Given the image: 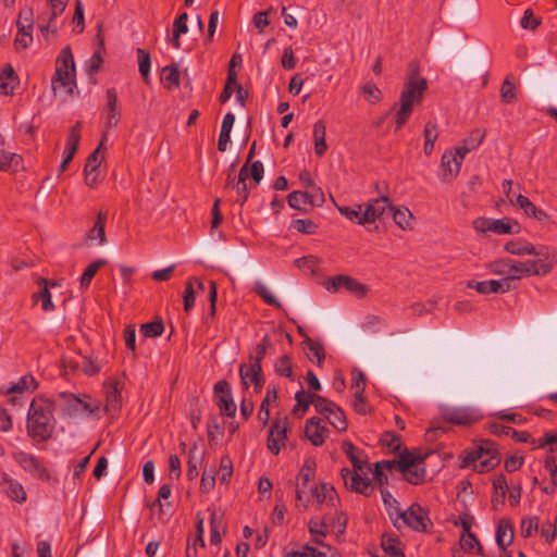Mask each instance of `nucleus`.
Returning <instances> with one entry per match:
<instances>
[{
    "mask_svg": "<svg viewBox=\"0 0 557 557\" xmlns=\"http://www.w3.org/2000/svg\"><path fill=\"white\" fill-rule=\"evenodd\" d=\"M539 257L537 260H528L524 262H521L524 270V275L531 276V275H545L549 273L553 269V263L549 260L550 253L547 249V255H535Z\"/></svg>",
    "mask_w": 557,
    "mask_h": 557,
    "instance_id": "19",
    "label": "nucleus"
},
{
    "mask_svg": "<svg viewBox=\"0 0 557 557\" xmlns=\"http://www.w3.org/2000/svg\"><path fill=\"white\" fill-rule=\"evenodd\" d=\"M513 539V530L511 524L508 521L502 520L496 530V543L502 549H506L509 546Z\"/></svg>",
    "mask_w": 557,
    "mask_h": 557,
    "instance_id": "36",
    "label": "nucleus"
},
{
    "mask_svg": "<svg viewBox=\"0 0 557 557\" xmlns=\"http://www.w3.org/2000/svg\"><path fill=\"white\" fill-rule=\"evenodd\" d=\"M509 201L511 205L522 209L528 216L537 221H544L548 218L544 210L537 208L528 197L521 194H519L516 199L510 198Z\"/></svg>",
    "mask_w": 557,
    "mask_h": 557,
    "instance_id": "21",
    "label": "nucleus"
},
{
    "mask_svg": "<svg viewBox=\"0 0 557 557\" xmlns=\"http://www.w3.org/2000/svg\"><path fill=\"white\" fill-rule=\"evenodd\" d=\"M337 210L342 215L358 224L359 221L362 220L363 205H356L355 207L337 206Z\"/></svg>",
    "mask_w": 557,
    "mask_h": 557,
    "instance_id": "60",
    "label": "nucleus"
},
{
    "mask_svg": "<svg viewBox=\"0 0 557 557\" xmlns=\"http://www.w3.org/2000/svg\"><path fill=\"white\" fill-rule=\"evenodd\" d=\"M315 460L312 458H307L298 473V480H300V486L306 487L307 484L313 480L315 474Z\"/></svg>",
    "mask_w": 557,
    "mask_h": 557,
    "instance_id": "47",
    "label": "nucleus"
},
{
    "mask_svg": "<svg viewBox=\"0 0 557 557\" xmlns=\"http://www.w3.org/2000/svg\"><path fill=\"white\" fill-rule=\"evenodd\" d=\"M342 449L352 463L354 470L362 471L363 468L367 467V461H363L358 457V455L356 454V447L351 442H343Z\"/></svg>",
    "mask_w": 557,
    "mask_h": 557,
    "instance_id": "46",
    "label": "nucleus"
},
{
    "mask_svg": "<svg viewBox=\"0 0 557 557\" xmlns=\"http://www.w3.org/2000/svg\"><path fill=\"white\" fill-rule=\"evenodd\" d=\"M52 89L62 88L66 95H73L76 88L75 63L70 46L64 47L57 58V69L51 81Z\"/></svg>",
    "mask_w": 557,
    "mask_h": 557,
    "instance_id": "3",
    "label": "nucleus"
},
{
    "mask_svg": "<svg viewBox=\"0 0 557 557\" xmlns=\"http://www.w3.org/2000/svg\"><path fill=\"white\" fill-rule=\"evenodd\" d=\"M341 475L344 481V485L348 491L370 496L373 492L371 482L367 478H362L356 470L351 471L348 468L341 470Z\"/></svg>",
    "mask_w": 557,
    "mask_h": 557,
    "instance_id": "14",
    "label": "nucleus"
},
{
    "mask_svg": "<svg viewBox=\"0 0 557 557\" xmlns=\"http://www.w3.org/2000/svg\"><path fill=\"white\" fill-rule=\"evenodd\" d=\"M320 418H311L306 422L305 434L313 446H321L325 441L327 429L321 423Z\"/></svg>",
    "mask_w": 557,
    "mask_h": 557,
    "instance_id": "20",
    "label": "nucleus"
},
{
    "mask_svg": "<svg viewBox=\"0 0 557 557\" xmlns=\"http://www.w3.org/2000/svg\"><path fill=\"white\" fill-rule=\"evenodd\" d=\"M391 212L393 213V220L394 222L401 228V230H410L411 228V219L412 213L409 211L408 208L398 209L392 205Z\"/></svg>",
    "mask_w": 557,
    "mask_h": 557,
    "instance_id": "43",
    "label": "nucleus"
},
{
    "mask_svg": "<svg viewBox=\"0 0 557 557\" xmlns=\"http://www.w3.org/2000/svg\"><path fill=\"white\" fill-rule=\"evenodd\" d=\"M462 157L446 150L441 158L440 178L443 183H451L459 174Z\"/></svg>",
    "mask_w": 557,
    "mask_h": 557,
    "instance_id": "13",
    "label": "nucleus"
},
{
    "mask_svg": "<svg viewBox=\"0 0 557 557\" xmlns=\"http://www.w3.org/2000/svg\"><path fill=\"white\" fill-rule=\"evenodd\" d=\"M381 544L384 553L389 557H404L401 552V543L397 537L383 535Z\"/></svg>",
    "mask_w": 557,
    "mask_h": 557,
    "instance_id": "42",
    "label": "nucleus"
},
{
    "mask_svg": "<svg viewBox=\"0 0 557 557\" xmlns=\"http://www.w3.org/2000/svg\"><path fill=\"white\" fill-rule=\"evenodd\" d=\"M187 20H188V14L186 12H183L174 20L172 44H173V47L176 49H178L181 47V39H180L181 35L186 34L188 30Z\"/></svg>",
    "mask_w": 557,
    "mask_h": 557,
    "instance_id": "38",
    "label": "nucleus"
},
{
    "mask_svg": "<svg viewBox=\"0 0 557 557\" xmlns=\"http://www.w3.org/2000/svg\"><path fill=\"white\" fill-rule=\"evenodd\" d=\"M473 227L480 233L491 231L496 234H518L520 232L519 223L508 218L497 220L478 218L473 221Z\"/></svg>",
    "mask_w": 557,
    "mask_h": 557,
    "instance_id": "8",
    "label": "nucleus"
},
{
    "mask_svg": "<svg viewBox=\"0 0 557 557\" xmlns=\"http://www.w3.org/2000/svg\"><path fill=\"white\" fill-rule=\"evenodd\" d=\"M505 250L511 255H547V247L535 248L533 245L521 240H510L505 244Z\"/></svg>",
    "mask_w": 557,
    "mask_h": 557,
    "instance_id": "25",
    "label": "nucleus"
},
{
    "mask_svg": "<svg viewBox=\"0 0 557 557\" xmlns=\"http://www.w3.org/2000/svg\"><path fill=\"white\" fill-rule=\"evenodd\" d=\"M225 523L222 513H218L215 510L211 511L210 515V542L212 545H219L222 541V534L225 533Z\"/></svg>",
    "mask_w": 557,
    "mask_h": 557,
    "instance_id": "30",
    "label": "nucleus"
},
{
    "mask_svg": "<svg viewBox=\"0 0 557 557\" xmlns=\"http://www.w3.org/2000/svg\"><path fill=\"white\" fill-rule=\"evenodd\" d=\"M366 388V375L360 370L352 372L351 389H354V401L352 407L359 414L367 413V404L363 397Z\"/></svg>",
    "mask_w": 557,
    "mask_h": 557,
    "instance_id": "18",
    "label": "nucleus"
},
{
    "mask_svg": "<svg viewBox=\"0 0 557 557\" xmlns=\"http://www.w3.org/2000/svg\"><path fill=\"white\" fill-rule=\"evenodd\" d=\"M163 331L164 324L162 320H157L140 325V332L147 338L160 336Z\"/></svg>",
    "mask_w": 557,
    "mask_h": 557,
    "instance_id": "56",
    "label": "nucleus"
},
{
    "mask_svg": "<svg viewBox=\"0 0 557 557\" xmlns=\"http://www.w3.org/2000/svg\"><path fill=\"white\" fill-rule=\"evenodd\" d=\"M136 52H137V57H138L139 73L143 76V79L145 81V83L148 84L150 65H151L150 53L141 48H137Z\"/></svg>",
    "mask_w": 557,
    "mask_h": 557,
    "instance_id": "51",
    "label": "nucleus"
},
{
    "mask_svg": "<svg viewBox=\"0 0 557 557\" xmlns=\"http://www.w3.org/2000/svg\"><path fill=\"white\" fill-rule=\"evenodd\" d=\"M327 421L339 432L347 430V420L344 410L335 404V408L330 416H326Z\"/></svg>",
    "mask_w": 557,
    "mask_h": 557,
    "instance_id": "52",
    "label": "nucleus"
},
{
    "mask_svg": "<svg viewBox=\"0 0 557 557\" xmlns=\"http://www.w3.org/2000/svg\"><path fill=\"white\" fill-rule=\"evenodd\" d=\"M380 491L388 517L394 522V519L397 518V513L401 511L399 503L386 488H380Z\"/></svg>",
    "mask_w": 557,
    "mask_h": 557,
    "instance_id": "45",
    "label": "nucleus"
},
{
    "mask_svg": "<svg viewBox=\"0 0 557 557\" xmlns=\"http://www.w3.org/2000/svg\"><path fill=\"white\" fill-rule=\"evenodd\" d=\"M216 406L221 410L222 414L234 417L236 413V405L233 400L232 395L218 396Z\"/></svg>",
    "mask_w": 557,
    "mask_h": 557,
    "instance_id": "57",
    "label": "nucleus"
},
{
    "mask_svg": "<svg viewBox=\"0 0 557 557\" xmlns=\"http://www.w3.org/2000/svg\"><path fill=\"white\" fill-rule=\"evenodd\" d=\"M493 488L494 493L492 496V506L495 510H497L505 504V497L508 490L507 480L504 474H498L493 480Z\"/></svg>",
    "mask_w": 557,
    "mask_h": 557,
    "instance_id": "29",
    "label": "nucleus"
},
{
    "mask_svg": "<svg viewBox=\"0 0 557 557\" xmlns=\"http://www.w3.org/2000/svg\"><path fill=\"white\" fill-rule=\"evenodd\" d=\"M309 350V352L317 359L318 366H321L325 359V352L323 345L319 342H314L311 338H307L304 342Z\"/></svg>",
    "mask_w": 557,
    "mask_h": 557,
    "instance_id": "63",
    "label": "nucleus"
},
{
    "mask_svg": "<svg viewBox=\"0 0 557 557\" xmlns=\"http://www.w3.org/2000/svg\"><path fill=\"white\" fill-rule=\"evenodd\" d=\"M53 401L46 397L34 398L27 413V434L37 442L48 441L54 431Z\"/></svg>",
    "mask_w": 557,
    "mask_h": 557,
    "instance_id": "1",
    "label": "nucleus"
},
{
    "mask_svg": "<svg viewBox=\"0 0 557 557\" xmlns=\"http://www.w3.org/2000/svg\"><path fill=\"white\" fill-rule=\"evenodd\" d=\"M403 478L410 484L418 485L425 481L426 470L422 465H417L413 468L401 472Z\"/></svg>",
    "mask_w": 557,
    "mask_h": 557,
    "instance_id": "49",
    "label": "nucleus"
},
{
    "mask_svg": "<svg viewBox=\"0 0 557 557\" xmlns=\"http://www.w3.org/2000/svg\"><path fill=\"white\" fill-rule=\"evenodd\" d=\"M428 89V81L419 75L416 62L409 63L404 88L400 94V108L396 113V129H400L412 113L413 103H420Z\"/></svg>",
    "mask_w": 557,
    "mask_h": 557,
    "instance_id": "2",
    "label": "nucleus"
},
{
    "mask_svg": "<svg viewBox=\"0 0 557 557\" xmlns=\"http://www.w3.org/2000/svg\"><path fill=\"white\" fill-rule=\"evenodd\" d=\"M22 17H25V23L16 22L17 33L14 39V46L17 51L24 50L29 47L33 41L32 30L34 27V13L32 8H26Z\"/></svg>",
    "mask_w": 557,
    "mask_h": 557,
    "instance_id": "15",
    "label": "nucleus"
},
{
    "mask_svg": "<svg viewBox=\"0 0 557 557\" xmlns=\"http://www.w3.org/2000/svg\"><path fill=\"white\" fill-rule=\"evenodd\" d=\"M239 376L245 389H247L249 385L252 384L255 391L260 392L264 384L261 364L250 362L247 366L242 363L239 367Z\"/></svg>",
    "mask_w": 557,
    "mask_h": 557,
    "instance_id": "17",
    "label": "nucleus"
},
{
    "mask_svg": "<svg viewBox=\"0 0 557 557\" xmlns=\"http://www.w3.org/2000/svg\"><path fill=\"white\" fill-rule=\"evenodd\" d=\"M37 387V382L32 375H25L20 381L9 388V393H23L24 391H34Z\"/></svg>",
    "mask_w": 557,
    "mask_h": 557,
    "instance_id": "61",
    "label": "nucleus"
},
{
    "mask_svg": "<svg viewBox=\"0 0 557 557\" xmlns=\"http://www.w3.org/2000/svg\"><path fill=\"white\" fill-rule=\"evenodd\" d=\"M500 99L504 103H512L517 100L516 85L508 77L502 84Z\"/></svg>",
    "mask_w": 557,
    "mask_h": 557,
    "instance_id": "58",
    "label": "nucleus"
},
{
    "mask_svg": "<svg viewBox=\"0 0 557 557\" xmlns=\"http://www.w3.org/2000/svg\"><path fill=\"white\" fill-rule=\"evenodd\" d=\"M107 264V260L104 259H98L91 262L84 271V273L81 276L79 283L82 288H87L96 275L97 271Z\"/></svg>",
    "mask_w": 557,
    "mask_h": 557,
    "instance_id": "48",
    "label": "nucleus"
},
{
    "mask_svg": "<svg viewBox=\"0 0 557 557\" xmlns=\"http://www.w3.org/2000/svg\"><path fill=\"white\" fill-rule=\"evenodd\" d=\"M122 404L121 387L119 382L110 385L106 393L104 410L108 414L114 416L119 412Z\"/></svg>",
    "mask_w": 557,
    "mask_h": 557,
    "instance_id": "26",
    "label": "nucleus"
},
{
    "mask_svg": "<svg viewBox=\"0 0 557 557\" xmlns=\"http://www.w3.org/2000/svg\"><path fill=\"white\" fill-rule=\"evenodd\" d=\"M106 214L102 212L98 213L97 220L88 233V238L91 240L97 239L99 245H103L107 242L104 233Z\"/></svg>",
    "mask_w": 557,
    "mask_h": 557,
    "instance_id": "41",
    "label": "nucleus"
},
{
    "mask_svg": "<svg viewBox=\"0 0 557 557\" xmlns=\"http://www.w3.org/2000/svg\"><path fill=\"white\" fill-rule=\"evenodd\" d=\"M361 95L370 102L375 103L381 99V90L373 83H367L361 87Z\"/></svg>",
    "mask_w": 557,
    "mask_h": 557,
    "instance_id": "64",
    "label": "nucleus"
},
{
    "mask_svg": "<svg viewBox=\"0 0 557 557\" xmlns=\"http://www.w3.org/2000/svg\"><path fill=\"white\" fill-rule=\"evenodd\" d=\"M14 460L35 479L41 481L50 480L49 471L34 455L25 451H17L14 454Z\"/></svg>",
    "mask_w": 557,
    "mask_h": 557,
    "instance_id": "11",
    "label": "nucleus"
},
{
    "mask_svg": "<svg viewBox=\"0 0 557 557\" xmlns=\"http://www.w3.org/2000/svg\"><path fill=\"white\" fill-rule=\"evenodd\" d=\"M3 145L4 139L0 134V171L17 172L23 169V158L17 153L4 151Z\"/></svg>",
    "mask_w": 557,
    "mask_h": 557,
    "instance_id": "22",
    "label": "nucleus"
},
{
    "mask_svg": "<svg viewBox=\"0 0 557 557\" xmlns=\"http://www.w3.org/2000/svg\"><path fill=\"white\" fill-rule=\"evenodd\" d=\"M101 33H102V23H99L97 25V35H96V38L98 41V49L94 52V54L89 59V63H88V67H87V73L90 75L99 72L101 64L103 62L102 51L104 50V38Z\"/></svg>",
    "mask_w": 557,
    "mask_h": 557,
    "instance_id": "27",
    "label": "nucleus"
},
{
    "mask_svg": "<svg viewBox=\"0 0 557 557\" xmlns=\"http://www.w3.org/2000/svg\"><path fill=\"white\" fill-rule=\"evenodd\" d=\"M292 227L299 233L312 235L317 233L318 224L310 219H297L292 222Z\"/></svg>",
    "mask_w": 557,
    "mask_h": 557,
    "instance_id": "59",
    "label": "nucleus"
},
{
    "mask_svg": "<svg viewBox=\"0 0 557 557\" xmlns=\"http://www.w3.org/2000/svg\"><path fill=\"white\" fill-rule=\"evenodd\" d=\"M323 287L330 293H337L341 289H345L360 299L364 298L370 290L368 285L346 274L327 277L323 282Z\"/></svg>",
    "mask_w": 557,
    "mask_h": 557,
    "instance_id": "6",
    "label": "nucleus"
},
{
    "mask_svg": "<svg viewBox=\"0 0 557 557\" xmlns=\"http://www.w3.org/2000/svg\"><path fill=\"white\" fill-rule=\"evenodd\" d=\"M325 199L321 188H315L314 191L310 193L295 190L287 196L288 206L305 213L313 207H321Z\"/></svg>",
    "mask_w": 557,
    "mask_h": 557,
    "instance_id": "7",
    "label": "nucleus"
},
{
    "mask_svg": "<svg viewBox=\"0 0 557 557\" xmlns=\"http://www.w3.org/2000/svg\"><path fill=\"white\" fill-rule=\"evenodd\" d=\"M224 422L216 416H212L208 422L207 431L209 441H215L218 436L223 434Z\"/></svg>",
    "mask_w": 557,
    "mask_h": 557,
    "instance_id": "62",
    "label": "nucleus"
},
{
    "mask_svg": "<svg viewBox=\"0 0 557 557\" xmlns=\"http://www.w3.org/2000/svg\"><path fill=\"white\" fill-rule=\"evenodd\" d=\"M500 455L496 445L492 441H482L476 449L469 453L465 458V466L473 465V469L479 473L487 472L498 466Z\"/></svg>",
    "mask_w": 557,
    "mask_h": 557,
    "instance_id": "4",
    "label": "nucleus"
},
{
    "mask_svg": "<svg viewBox=\"0 0 557 557\" xmlns=\"http://www.w3.org/2000/svg\"><path fill=\"white\" fill-rule=\"evenodd\" d=\"M498 282L496 280L475 282L469 281L467 287L474 288L480 294L498 293Z\"/></svg>",
    "mask_w": 557,
    "mask_h": 557,
    "instance_id": "55",
    "label": "nucleus"
},
{
    "mask_svg": "<svg viewBox=\"0 0 557 557\" xmlns=\"http://www.w3.org/2000/svg\"><path fill=\"white\" fill-rule=\"evenodd\" d=\"M287 440V421L286 419H275L269 430L268 436V448L269 450L277 455L281 448L285 446Z\"/></svg>",
    "mask_w": 557,
    "mask_h": 557,
    "instance_id": "16",
    "label": "nucleus"
},
{
    "mask_svg": "<svg viewBox=\"0 0 557 557\" xmlns=\"http://www.w3.org/2000/svg\"><path fill=\"white\" fill-rule=\"evenodd\" d=\"M459 543L465 552L483 555V548L474 533H462Z\"/></svg>",
    "mask_w": 557,
    "mask_h": 557,
    "instance_id": "40",
    "label": "nucleus"
},
{
    "mask_svg": "<svg viewBox=\"0 0 557 557\" xmlns=\"http://www.w3.org/2000/svg\"><path fill=\"white\" fill-rule=\"evenodd\" d=\"M253 292L269 306H273L276 309H282V304L270 293L268 287L262 282H256Z\"/></svg>",
    "mask_w": 557,
    "mask_h": 557,
    "instance_id": "53",
    "label": "nucleus"
},
{
    "mask_svg": "<svg viewBox=\"0 0 557 557\" xmlns=\"http://www.w3.org/2000/svg\"><path fill=\"white\" fill-rule=\"evenodd\" d=\"M315 397L317 394L307 393L304 389L298 391L295 394L296 405L292 410L293 414H296L299 418L302 417L309 406L314 405Z\"/></svg>",
    "mask_w": 557,
    "mask_h": 557,
    "instance_id": "32",
    "label": "nucleus"
},
{
    "mask_svg": "<svg viewBox=\"0 0 557 557\" xmlns=\"http://www.w3.org/2000/svg\"><path fill=\"white\" fill-rule=\"evenodd\" d=\"M64 404H63V412L70 417L77 416L82 413L91 414L99 410V403H88L86 399H89V396H85V398H79L74 394L61 393L59 395Z\"/></svg>",
    "mask_w": 557,
    "mask_h": 557,
    "instance_id": "9",
    "label": "nucleus"
},
{
    "mask_svg": "<svg viewBox=\"0 0 557 557\" xmlns=\"http://www.w3.org/2000/svg\"><path fill=\"white\" fill-rule=\"evenodd\" d=\"M277 399V388L273 386H269L267 388L265 397L263 398L260 409L258 412V419L262 423V425H267L270 419V409L269 406L271 403L276 401Z\"/></svg>",
    "mask_w": 557,
    "mask_h": 557,
    "instance_id": "33",
    "label": "nucleus"
},
{
    "mask_svg": "<svg viewBox=\"0 0 557 557\" xmlns=\"http://www.w3.org/2000/svg\"><path fill=\"white\" fill-rule=\"evenodd\" d=\"M313 138H314V152L317 156L322 157L327 145L325 141V124L322 120H319L313 125Z\"/></svg>",
    "mask_w": 557,
    "mask_h": 557,
    "instance_id": "35",
    "label": "nucleus"
},
{
    "mask_svg": "<svg viewBox=\"0 0 557 557\" xmlns=\"http://www.w3.org/2000/svg\"><path fill=\"white\" fill-rule=\"evenodd\" d=\"M7 483V494L8 496L16 500L18 503H23L26 500V492L21 483L14 480H5Z\"/></svg>",
    "mask_w": 557,
    "mask_h": 557,
    "instance_id": "54",
    "label": "nucleus"
},
{
    "mask_svg": "<svg viewBox=\"0 0 557 557\" xmlns=\"http://www.w3.org/2000/svg\"><path fill=\"white\" fill-rule=\"evenodd\" d=\"M108 115L106 119V127H115L120 121V111L117 110V95L114 88H109L106 92Z\"/></svg>",
    "mask_w": 557,
    "mask_h": 557,
    "instance_id": "28",
    "label": "nucleus"
},
{
    "mask_svg": "<svg viewBox=\"0 0 557 557\" xmlns=\"http://www.w3.org/2000/svg\"><path fill=\"white\" fill-rule=\"evenodd\" d=\"M38 284L41 285V289L33 295L34 299H41L42 305L41 308L44 311H52L54 309V305L51 300V294L49 292V282L46 278H39ZM50 285L54 286L55 283H50Z\"/></svg>",
    "mask_w": 557,
    "mask_h": 557,
    "instance_id": "37",
    "label": "nucleus"
},
{
    "mask_svg": "<svg viewBox=\"0 0 557 557\" xmlns=\"http://www.w3.org/2000/svg\"><path fill=\"white\" fill-rule=\"evenodd\" d=\"M424 147L423 151L426 156L431 154L434 149V143L437 139V126L435 123L428 122L423 129Z\"/></svg>",
    "mask_w": 557,
    "mask_h": 557,
    "instance_id": "44",
    "label": "nucleus"
},
{
    "mask_svg": "<svg viewBox=\"0 0 557 557\" xmlns=\"http://www.w3.org/2000/svg\"><path fill=\"white\" fill-rule=\"evenodd\" d=\"M425 459V456L418 453H410L409 450L405 449L397 460V468L401 472H405L406 470L416 467L417 465H423Z\"/></svg>",
    "mask_w": 557,
    "mask_h": 557,
    "instance_id": "34",
    "label": "nucleus"
},
{
    "mask_svg": "<svg viewBox=\"0 0 557 557\" xmlns=\"http://www.w3.org/2000/svg\"><path fill=\"white\" fill-rule=\"evenodd\" d=\"M81 129H82V123L76 122L75 125L71 128L66 146H65V152L70 153V156H75L79 140H81Z\"/></svg>",
    "mask_w": 557,
    "mask_h": 557,
    "instance_id": "50",
    "label": "nucleus"
},
{
    "mask_svg": "<svg viewBox=\"0 0 557 557\" xmlns=\"http://www.w3.org/2000/svg\"><path fill=\"white\" fill-rule=\"evenodd\" d=\"M443 419L458 425H468L476 420L473 412L467 408H447L443 411Z\"/></svg>",
    "mask_w": 557,
    "mask_h": 557,
    "instance_id": "23",
    "label": "nucleus"
},
{
    "mask_svg": "<svg viewBox=\"0 0 557 557\" xmlns=\"http://www.w3.org/2000/svg\"><path fill=\"white\" fill-rule=\"evenodd\" d=\"M107 135L104 134L98 145V147L89 154L86 164L84 166L85 183L89 187H94L98 184L99 171L102 160L104 159Z\"/></svg>",
    "mask_w": 557,
    "mask_h": 557,
    "instance_id": "10",
    "label": "nucleus"
},
{
    "mask_svg": "<svg viewBox=\"0 0 557 557\" xmlns=\"http://www.w3.org/2000/svg\"><path fill=\"white\" fill-rule=\"evenodd\" d=\"M393 524L397 529L406 525L413 531L425 532L432 525V522L428 511L421 505L414 503L408 509L397 513Z\"/></svg>",
    "mask_w": 557,
    "mask_h": 557,
    "instance_id": "5",
    "label": "nucleus"
},
{
    "mask_svg": "<svg viewBox=\"0 0 557 557\" xmlns=\"http://www.w3.org/2000/svg\"><path fill=\"white\" fill-rule=\"evenodd\" d=\"M235 122V115L232 112H228L224 115L221 131L218 140V149L221 152H224L227 148V144L231 140V131Z\"/></svg>",
    "mask_w": 557,
    "mask_h": 557,
    "instance_id": "31",
    "label": "nucleus"
},
{
    "mask_svg": "<svg viewBox=\"0 0 557 557\" xmlns=\"http://www.w3.org/2000/svg\"><path fill=\"white\" fill-rule=\"evenodd\" d=\"M312 497L319 505L326 504L327 506H335L338 500L337 493L333 485L321 482L312 490Z\"/></svg>",
    "mask_w": 557,
    "mask_h": 557,
    "instance_id": "24",
    "label": "nucleus"
},
{
    "mask_svg": "<svg viewBox=\"0 0 557 557\" xmlns=\"http://www.w3.org/2000/svg\"><path fill=\"white\" fill-rule=\"evenodd\" d=\"M391 207L392 202L387 195H381L375 199L369 200L363 205L362 220L359 221V225L373 223L376 219L383 215L386 209L391 210Z\"/></svg>",
    "mask_w": 557,
    "mask_h": 557,
    "instance_id": "12",
    "label": "nucleus"
},
{
    "mask_svg": "<svg viewBox=\"0 0 557 557\" xmlns=\"http://www.w3.org/2000/svg\"><path fill=\"white\" fill-rule=\"evenodd\" d=\"M162 79L168 89L177 88L180 86V71L176 63L166 65L162 70Z\"/></svg>",
    "mask_w": 557,
    "mask_h": 557,
    "instance_id": "39",
    "label": "nucleus"
}]
</instances>
